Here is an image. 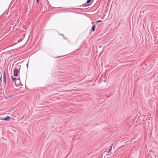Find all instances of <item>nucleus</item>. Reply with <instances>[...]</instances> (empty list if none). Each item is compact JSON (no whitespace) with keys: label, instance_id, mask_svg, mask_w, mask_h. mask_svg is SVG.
I'll use <instances>...</instances> for the list:
<instances>
[{"label":"nucleus","instance_id":"1","mask_svg":"<svg viewBox=\"0 0 158 158\" xmlns=\"http://www.w3.org/2000/svg\"><path fill=\"white\" fill-rule=\"evenodd\" d=\"M14 75L15 77H17L18 75V70L17 69H15L14 72Z\"/></svg>","mask_w":158,"mask_h":158},{"label":"nucleus","instance_id":"2","mask_svg":"<svg viewBox=\"0 0 158 158\" xmlns=\"http://www.w3.org/2000/svg\"><path fill=\"white\" fill-rule=\"evenodd\" d=\"M10 118V116H7L6 118H4L1 119V120H5V121H8L9 120Z\"/></svg>","mask_w":158,"mask_h":158},{"label":"nucleus","instance_id":"3","mask_svg":"<svg viewBox=\"0 0 158 158\" xmlns=\"http://www.w3.org/2000/svg\"><path fill=\"white\" fill-rule=\"evenodd\" d=\"M12 77L14 83L15 84L16 82V80L18 79L17 78H16V77H15V76L14 77L12 76ZM18 79H19V78H18Z\"/></svg>","mask_w":158,"mask_h":158},{"label":"nucleus","instance_id":"4","mask_svg":"<svg viewBox=\"0 0 158 158\" xmlns=\"http://www.w3.org/2000/svg\"><path fill=\"white\" fill-rule=\"evenodd\" d=\"M95 29V25H94L92 28V31H94Z\"/></svg>","mask_w":158,"mask_h":158},{"label":"nucleus","instance_id":"5","mask_svg":"<svg viewBox=\"0 0 158 158\" xmlns=\"http://www.w3.org/2000/svg\"><path fill=\"white\" fill-rule=\"evenodd\" d=\"M89 5V4H84L83 5H82V6H85H85H88Z\"/></svg>","mask_w":158,"mask_h":158},{"label":"nucleus","instance_id":"6","mask_svg":"<svg viewBox=\"0 0 158 158\" xmlns=\"http://www.w3.org/2000/svg\"><path fill=\"white\" fill-rule=\"evenodd\" d=\"M113 145V144H112L111 145V146L110 147V149H109V151L108 152V153H109L111 151V149H112V147Z\"/></svg>","mask_w":158,"mask_h":158},{"label":"nucleus","instance_id":"7","mask_svg":"<svg viewBox=\"0 0 158 158\" xmlns=\"http://www.w3.org/2000/svg\"><path fill=\"white\" fill-rule=\"evenodd\" d=\"M92 1L91 0H87V1L86 2V3H90L91 1Z\"/></svg>","mask_w":158,"mask_h":158},{"label":"nucleus","instance_id":"8","mask_svg":"<svg viewBox=\"0 0 158 158\" xmlns=\"http://www.w3.org/2000/svg\"><path fill=\"white\" fill-rule=\"evenodd\" d=\"M102 21L101 20H98L96 22V23H98V22H101Z\"/></svg>","mask_w":158,"mask_h":158},{"label":"nucleus","instance_id":"9","mask_svg":"<svg viewBox=\"0 0 158 158\" xmlns=\"http://www.w3.org/2000/svg\"><path fill=\"white\" fill-rule=\"evenodd\" d=\"M4 75L5 79H5H6V77H5V72H4Z\"/></svg>","mask_w":158,"mask_h":158},{"label":"nucleus","instance_id":"10","mask_svg":"<svg viewBox=\"0 0 158 158\" xmlns=\"http://www.w3.org/2000/svg\"><path fill=\"white\" fill-rule=\"evenodd\" d=\"M60 35H61L63 37H64V35L62 34H60Z\"/></svg>","mask_w":158,"mask_h":158},{"label":"nucleus","instance_id":"11","mask_svg":"<svg viewBox=\"0 0 158 158\" xmlns=\"http://www.w3.org/2000/svg\"><path fill=\"white\" fill-rule=\"evenodd\" d=\"M36 2L37 3L39 2V0H36Z\"/></svg>","mask_w":158,"mask_h":158}]
</instances>
